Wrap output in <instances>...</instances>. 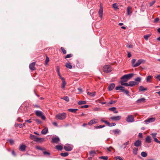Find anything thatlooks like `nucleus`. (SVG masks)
I'll use <instances>...</instances> for the list:
<instances>
[{"label": "nucleus", "mask_w": 160, "mask_h": 160, "mask_svg": "<svg viewBox=\"0 0 160 160\" xmlns=\"http://www.w3.org/2000/svg\"><path fill=\"white\" fill-rule=\"evenodd\" d=\"M86 103V102L85 101H79L78 102V105L84 104Z\"/></svg>", "instance_id": "f704fd0d"}, {"label": "nucleus", "mask_w": 160, "mask_h": 160, "mask_svg": "<svg viewBox=\"0 0 160 160\" xmlns=\"http://www.w3.org/2000/svg\"><path fill=\"white\" fill-rule=\"evenodd\" d=\"M19 126L20 128H22V125L21 124H18L16 123L15 124V127H17L18 126Z\"/></svg>", "instance_id": "37998d69"}, {"label": "nucleus", "mask_w": 160, "mask_h": 160, "mask_svg": "<svg viewBox=\"0 0 160 160\" xmlns=\"http://www.w3.org/2000/svg\"><path fill=\"white\" fill-rule=\"evenodd\" d=\"M61 99L64 100L67 102H68L69 101V98L67 96H65L63 98H62Z\"/></svg>", "instance_id": "58836bf2"}, {"label": "nucleus", "mask_w": 160, "mask_h": 160, "mask_svg": "<svg viewBox=\"0 0 160 160\" xmlns=\"http://www.w3.org/2000/svg\"><path fill=\"white\" fill-rule=\"evenodd\" d=\"M103 70L104 72L108 73L111 72L112 71V68L110 65H107L103 67Z\"/></svg>", "instance_id": "39448f33"}, {"label": "nucleus", "mask_w": 160, "mask_h": 160, "mask_svg": "<svg viewBox=\"0 0 160 160\" xmlns=\"http://www.w3.org/2000/svg\"><path fill=\"white\" fill-rule=\"evenodd\" d=\"M112 7L115 10L118 9V6L116 3H114L112 4Z\"/></svg>", "instance_id": "4c0bfd02"}, {"label": "nucleus", "mask_w": 160, "mask_h": 160, "mask_svg": "<svg viewBox=\"0 0 160 160\" xmlns=\"http://www.w3.org/2000/svg\"><path fill=\"white\" fill-rule=\"evenodd\" d=\"M89 107L88 105H83V106H81V108H88Z\"/></svg>", "instance_id": "bf43d9fd"}, {"label": "nucleus", "mask_w": 160, "mask_h": 160, "mask_svg": "<svg viewBox=\"0 0 160 160\" xmlns=\"http://www.w3.org/2000/svg\"><path fill=\"white\" fill-rule=\"evenodd\" d=\"M57 72L58 73V74L59 76V77H60L61 76V75L60 74L59 68V67H58V66L57 67Z\"/></svg>", "instance_id": "603ef678"}, {"label": "nucleus", "mask_w": 160, "mask_h": 160, "mask_svg": "<svg viewBox=\"0 0 160 160\" xmlns=\"http://www.w3.org/2000/svg\"><path fill=\"white\" fill-rule=\"evenodd\" d=\"M103 13V7L101 4L100 5V9L98 12L99 15L101 19L102 18Z\"/></svg>", "instance_id": "0eeeda50"}, {"label": "nucleus", "mask_w": 160, "mask_h": 160, "mask_svg": "<svg viewBox=\"0 0 160 160\" xmlns=\"http://www.w3.org/2000/svg\"><path fill=\"white\" fill-rule=\"evenodd\" d=\"M124 88V87H123L121 86H118L116 87L115 89L116 90H120L122 92V91H123Z\"/></svg>", "instance_id": "bb28decb"}, {"label": "nucleus", "mask_w": 160, "mask_h": 160, "mask_svg": "<svg viewBox=\"0 0 160 160\" xmlns=\"http://www.w3.org/2000/svg\"><path fill=\"white\" fill-rule=\"evenodd\" d=\"M26 146L25 145H20L19 147V149L20 151L24 152L26 150Z\"/></svg>", "instance_id": "a211bd4d"}, {"label": "nucleus", "mask_w": 160, "mask_h": 160, "mask_svg": "<svg viewBox=\"0 0 160 160\" xmlns=\"http://www.w3.org/2000/svg\"><path fill=\"white\" fill-rule=\"evenodd\" d=\"M126 81H124L123 80H121L120 82V83L122 85H124L126 86H129V83H124V82H126Z\"/></svg>", "instance_id": "a878e982"}, {"label": "nucleus", "mask_w": 160, "mask_h": 160, "mask_svg": "<svg viewBox=\"0 0 160 160\" xmlns=\"http://www.w3.org/2000/svg\"><path fill=\"white\" fill-rule=\"evenodd\" d=\"M67 114L65 112L59 113L57 115L56 118L59 120H63L66 117Z\"/></svg>", "instance_id": "f03ea898"}, {"label": "nucleus", "mask_w": 160, "mask_h": 160, "mask_svg": "<svg viewBox=\"0 0 160 160\" xmlns=\"http://www.w3.org/2000/svg\"><path fill=\"white\" fill-rule=\"evenodd\" d=\"M61 49L63 54H66V51L64 49L63 47H61Z\"/></svg>", "instance_id": "09e8293b"}, {"label": "nucleus", "mask_w": 160, "mask_h": 160, "mask_svg": "<svg viewBox=\"0 0 160 160\" xmlns=\"http://www.w3.org/2000/svg\"><path fill=\"white\" fill-rule=\"evenodd\" d=\"M30 138L35 141L39 142H42L44 140V138H37L35 136L32 134L30 135Z\"/></svg>", "instance_id": "7ed1b4c3"}, {"label": "nucleus", "mask_w": 160, "mask_h": 160, "mask_svg": "<svg viewBox=\"0 0 160 160\" xmlns=\"http://www.w3.org/2000/svg\"><path fill=\"white\" fill-rule=\"evenodd\" d=\"M141 155L143 157H146L147 156V153L145 152H142L141 153Z\"/></svg>", "instance_id": "c9c22d12"}, {"label": "nucleus", "mask_w": 160, "mask_h": 160, "mask_svg": "<svg viewBox=\"0 0 160 160\" xmlns=\"http://www.w3.org/2000/svg\"><path fill=\"white\" fill-rule=\"evenodd\" d=\"M34 121L38 124H40L42 123V121L38 119H35Z\"/></svg>", "instance_id": "a19ab883"}, {"label": "nucleus", "mask_w": 160, "mask_h": 160, "mask_svg": "<svg viewBox=\"0 0 160 160\" xmlns=\"http://www.w3.org/2000/svg\"><path fill=\"white\" fill-rule=\"evenodd\" d=\"M68 153L67 152L64 153H60V155L63 157H66L68 156Z\"/></svg>", "instance_id": "e433bc0d"}, {"label": "nucleus", "mask_w": 160, "mask_h": 160, "mask_svg": "<svg viewBox=\"0 0 160 160\" xmlns=\"http://www.w3.org/2000/svg\"><path fill=\"white\" fill-rule=\"evenodd\" d=\"M116 159H118L119 160H123V159L120 156L116 157Z\"/></svg>", "instance_id": "774afa93"}, {"label": "nucleus", "mask_w": 160, "mask_h": 160, "mask_svg": "<svg viewBox=\"0 0 160 160\" xmlns=\"http://www.w3.org/2000/svg\"><path fill=\"white\" fill-rule=\"evenodd\" d=\"M104 122L107 124L108 126H110V123L107 121H105V122Z\"/></svg>", "instance_id": "69168bd1"}, {"label": "nucleus", "mask_w": 160, "mask_h": 160, "mask_svg": "<svg viewBox=\"0 0 160 160\" xmlns=\"http://www.w3.org/2000/svg\"><path fill=\"white\" fill-rule=\"evenodd\" d=\"M155 78L156 79L160 80V75H158L157 76H155Z\"/></svg>", "instance_id": "338daca9"}, {"label": "nucleus", "mask_w": 160, "mask_h": 160, "mask_svg": "<svg viewBox=\"0 0 160 160\" xmlns=\"http://www.w3.org/2000/svg\"><path fill=\"white\" fill-rule=\"evenodd\" d=\"M152 76L151 75L148 76L147 78V82H151V81H150V79L152 78Z\"/></svg>", "instance_id": "473e14b6"}, {"label": "nucleus", "mask_w": 160, "mask_h": 160, "mask_svg": "<svg viewBox=\"0 0 160 160\" xmlns=\"http://www.w3.org/2000/svg\"><path fill=\"white\" fill-rule=\"evenodd\" d=\"M151 137L150 136H148L145 139V142L148 143H149L151 142Z\"/></svg>", "instance_id": "5701e85b"}, {"label": "nucleus", "mask_w": 160, "mask_h": 160, "mask_svg": "<svg viewBox=\"0 0 160 160\" xmlns=\"http://www.w3.org/2000/svg\"><path fill=\"white\" fill-rule=\"evenodd\" d=\"M155 120V118H151L147 119L145 120L144 122H145L146 124H148L149 123L154 122Z\"/></svg>", "instance_id": "9d476101"}, {"label": "nucleus", "mask_w": 160, "mask_h": 160, "mask_svg": "<svg viewBox=\"0 0 160 160\" xmlns=\"http://www.w3.org/2000/svg\"><path fill=\"white\" fill-rule=\"evenodd\" d=\"M35 62H33L30 63L29 65V68L30 70H33L35 69Z\"/></svg>", "instance_id": "ddd939ff"}, {"label": "nucleus", "mask_w": 160, "mask_h": 160, "mask_svg": "<svg viewBox=\"0 0 160 160\" xmlns=\"http://www.w3.org/2000/svg\"><path fill=\"white\" fill-rule=\"evenodd\" d=\"M72 56V55L71 54H70L67 55L65 57V58H70Z\"/></svg>", "instance_id": "5fc2aeb1"}, {"label": "nucleus", "mask_w": 160, "mask_h": 160, "mask_svg": "<svg viewBox=\"0 0 160 160\" xmlns=\"http://www.w3.org/2000/svg\"><path fill=\"white\" fill-rule=\"evenodd\" d=\"M65 66L67 68L70 69H72V66L70 62H67Z\"/></svg>", "instance_id": "c756f323"}, {"label": "nucleus", "mask_w": 160, "mask_h": 160, "mask_svg": "<svg viewBox=\"0 0 160 160\" xmlns=\"http://www.w3.org/2000/svg\"><path fill=\"white\" fill-rule=\"evenodd\" d=\"M87 94L91 97H93L95 96L96 92H87Z\"/></svg>", "instance_id": "412c9836"}, {"label": "nucleus", "mask_w": 160, "mask_h": 160, "mask_svg": "<svg viewBox=\"0 0 160 160\" xmlns=\"http://www.w3.org/2000/svg\"><path fill=\"white\" fill-rule=\"evenodd\" d=\"M122 92L128 95V94L129 93V92L128 91L125 90L124 88L123 89V91H122Z\"/></svg>", "instance_id": "8fccbe9b"}, {"label": "nucleus", "mask_w": 160, "mask_h": 160, "mask_svg": "<svg viewBox=\"0 0 160 160\" xmlns=\"http://www.w3.org/2000/svg\"><path fill=\"white\" fill-rule=\"evenodd\" d=\"M73 148V147L72 145L69 144H66L64 147V149L66 151H70L72 150Z\"/></svg>", "instance_id": "1a4fd4ad"}, {"label": "nucleus", "mask_w": 160, "mask_h": 160, "mask_svg": "<svg viewBox=\"0 0 160 160\" xmlns=\"http://www.w3.org/2000/svg\"><path fill=\"white\" fill-rule=\"evenodd\" d=\"M159 20V18H155L154 21V23H157Z\"/></svg>", "instance_id": "e2e57ef3"}, {"label": "nucleus", "mask_w": 160, "mask_h": 160, "mask_svg": "<svg viewBox=\"0 0 160 160\" xmlns=\"http://www.w3.org/2000/svg\"><path fill=\"white\" fill-rule=\"evenodd\" d=\"M157 133H152L151 135L152 136V138L154 139L156 138Z\"/></svg>", "instance_id": "864d4df0"}, {"label": "nucleus", "mask_w": 160, "mask_h": 160, "mask_svg": "<svg viewBox=\"0 0 160 160\" xmlns=\"http://www.w3.org/2000/svg\"><path fill=\"white\" fill-rule=\"evenodd\" d=\"M37 149L40 150H44V148H42L41 147L38 146H37L35 147Z\"/></svg>", "instance_id": "6e6d98bb"}, {"label": "nucleus", "mask_w": 160, "mask_h": 160, "mask_svg": "<svg viewBox=\"0 0 160 160\" xmlns=\"http://www.w3.org/2000/svg\"><path fill=\"white\" fill-rule=\"evenodd\" d=\"M49 61V58L47 56L46 57V59L45 61V64H47Z\"/></svg>", "instance_id": "4d7b16f0"}, {"label": "nucleus", "mask_w": 160, "mask_h": 160, "mask_svg": "<svg viewBox=\"0 0 160 160\" xmlns=\"http://www.w3.org/2000/svg\"><path fill=\"white\" fill-rule=\"evenodd\" d=\"M141 141L138 140L136 141L134 143V146L137 147L141 146Z\"/></svg>", "instance_id": "4468645a"}, {"label": "nucleus", "mask_w": 160, "mask_h": 160, "mask_svg": "<svg viewBox=\"0 0 160 160\" xmlns=\"http://www.w3.org/2000/svg\"><path fill=\"white\" fill-rule=\"evenodd\" d=\"M9 142H10V143L11 144H14V141L12 139L9 140Z\"/></svg>", "instance_id": "0e129e2a"}, {"label": "nucleus", "mask_w": 160, "mask_h": 160, "mask_svg": "<svg viewBox=\"0 0 160 160\" xmlns=\"http://www.w3.org/2000/svg\"><path fill=\"white\" fill-rule=\"evenodd\" d=\"M60 141V139L58 137H54L52 138L51 142L53 143H58Z\"/></svg>", "instance_id": "9b49d317"}, {"label": "nucleus", "mask_w": 160, "mask_h": 160, "mask_svg": "<svg viewBox=\"0 0 160 160\" xmlns=\"http://www.w3.org/2000/svg\"><path fill=\"white\" fill-rule=\"evenodd\" d=\"M48 132V129L47 128H45L43 129L41 133L42 134H46Z\"/></svg>", "instance_id": "393cba45"}, {"label": "nucleus", "mask_w": 160, "mask_h": 160, "mask_svg": "<svg viewBox=\"0 0 160 160\" xmlns=\"http://www.w3.org/2000/svg\"><path fill=\"white\" fill-rule=\"evenodd\" d=\"M146 102V99L145 98H140L137 100L136 101V103H141L145 102Z\"/></svg>", "instance_id": "f8f14e48"}, {"label": "nucleus", "mask_w": 160, "mask_h": 160, "mask_svg": "<svg viewBox=\"0 0 160 160\" xmlns=\"http://www.w3.org/2000/svg\"><path fill=\"white\" fill-rule=\"evenodd\" d=\"M121 118L120 116H113L111 117L110 119L115 121H118L121 119Z\"/></svg>", "instance_id": "dca6fc26"}, {"label": "nucleus", "mask_w": 160, "mask_h": 160, "mask_svg": "<svg viewBox=\"0 0 160 160\" xmlns=\"http://www.w3.org/2000/svg\"><path fill=\"white\" fill-rule=\"evenodd\" d=\"M115 84L113 83L110 84L108 86V88L109 91H111L115 87Z\"/></svg>", "instance_id": "f3484780"}, {"label": "nucleus", "mask_w": 160, "mask_h": 160, "mask_svg": "<svg viewBox=\"0 0 160 160\" xmlns=\"http://www.w3.org/2000/svg\"><path fill=\"white\" fill-rule=\"evenodd\" d=\"M43 153L45 155H48V156H49L50 155V153L48 152L45 151L43 152Z\"/></svg>", "instance_id": "13d9d810"}, {"label": "nucleus", "mask_w": 160, "mask_h": 160, "mask_svg": "<svg viewBox=\"0 0 160 160\" xmlns=\"http://www.w3.org/2000/svg\"><path fill=\"white\" fill-rule=\"evenodd\" d=\"M138 148H134L133 149V153L135 155H136L138 154Z\"/></svg>", "instance_id": "7c9ffc66"}, {"label": "nucleus", "mask_w": 160, "mask_h": 160, "mask_svg": "<svg viewBox=\"0 0 160 160\" xmlns=\"http://www.w3.org/2000/svg\"><path fill=\"white\" fill-rule=\"evenodd\" d=\"M55 148L56 149L58 150H62L63 149L62 146L60 145H57Z\"/></svg>", "instance_id": "2f4dec72"}, {"label": "nucleus", "mask_w": 160, "mask_h": 160, "mask_svg": "<svg viewBox=\"0 0 160 160\" xmlns=\"http://www.w3.org/2000/svg\"><path fill=\"white\" fill-rule=\"evenodd\" d=\"M155 1H153L150 2V6H152L155 3Z\"/></svg>", "instance_id": "052dcab7"}, {"label": "nucleus", "mask_w": 160, "mask_h": 160, "mask_svg": "<svg viewBox=\"0 0 160 160\" xmlns=\"http://www.w3.org/2000/svg\"><path fill=\"white\" fill-rule=\"evenodd\" d=\"M126 120L128 122H132L134 121V119L132 115H129L127 117Z\"/></svg>", "instance_id": "6e6552de"}, {"label": "nucleus", "mask_w": 160, "mask_h": 160, "mask_svg": "<svg viewBox=\"0 0 160 160\" xmlns=\"http://www.w3.org/2000/svg\"><path fill=\"white\" fill-rule=\"evenodd\" d=\"M134 75L133 73H131L129 74H126L121 78V80H123L124 81H127L128 80L131 78Z\"/></svg>", "instance_id": "f257e3e1"}, {"label": "nucleus", "mask_w": 160, "mask_h": 160, "mask_svg": "<svg viewBox=\"0 0 160 160\" xmlns=\"http://www.w3.org/2000/svg\"><path fill=\"white\" fill-rule=\"evenodd\" d=\"M66 84V81L62 82V84L61 85V88L63 89H64L65 88Z\"/></svg>", "instance_id": "79ce46f5"}, {"label": "nucleus", "mask_w": 160, "mask_h": 160, "mask_svg": "<svg viewBox=\"0 0 160 160\" xmlns=\"http://www.w3.org/2000/svg\"><path fill=\"white\" fill-rule=\"evenodd\" d=\"M148 90L147 88H144L142 86H140L139 87V91L140 92H144Z\"/></svg>", "instance_id": "aec40b11"}, {"label": "nucleus", "mask_w": 160, "mask_h": 160, "mask_svg": "<svg viewBox=\"0 0 160 160\" xmlns=\"http://www.w3.org/2000/svg\"><path fill=\"white\" fill-rule=\"evenodd\" d=\"M35 113L37 116L41 117V118L43 120H45V119L46 117L42 112L40 111L37 110L35 111Z\"/></svg>", "instance_id": "20e7f679"}, {"label": "nucleus", "mask_w": 160, "mask_h": 160, "mask_svg": "<svg viewBox=\"0 0 160 160\" xmlns=\"http://www.w3.org/2000/svg\"><path fill=\"white\" fill-rule=\"evenodd\" d=\"M145 62V60L142 59L138 60L135 64L133 66V67H136L138 66L142 63H144Z\"/></svg>", "instance_id": "423d86ee"}, {"label": "nucleus", "mask_w": 160, "mask_h": 160, "mask_svg": "<svg viewBox=\"0 0 160 160\" xmlns=\"http://www.w3.org/2000/svg\"><path fill=\"white\" fill-rule=\"evenodd\" d=\"M151 35L150 34H148L146 35H145L144 36V38L146 40H147L148 38Z\"/></svg>", "instance_id": "ea45409f"}, {"label": "nucleus", "mask_w": 160, "mask_h": 160, "mask_svg": "<svg viewBox=\"0 0 160 160\" xmlns=\"http://www.w3.org/2000/svg\"><path fill=\"white\" fill-rule=\"evenodd\" d=\"M129 144V141H127L126 142L124 143L123 144V145L125 146V147H124V148H126V146L128 145Z\"/></svg>", "instance_id": "680f3d73"}, {"label": "nucleus", "mask_w": 160, "mask_h": 160, "mask_svg": "<svg viewBox=\"0 0 160 160\" xmlns=\"http://www.w3.org/2000/svg\"><path fill=\"white\" fill-rule=\"evenodd\" d=\"M112 132H113L115 135H118L120 133L121 131L120 130L117 129L112 130Z\"/></svg>", "instance_id": "6ab92c4d"}, {"label": "nucleus", "mask_w": 160, "mask_h": 160, "mask_svg": "<svg viewBox=\"0 0 160 160\" xmlns=\"http://www.w3.org/2000/svg\"><path fill=\"white\" fill-rule=\"evenodd\" d=\"M105 127V125H99L98 126H95L94 127L96 129H100L103 128Z\"/></svg>", "instance_id": "49530a36"}, {"label": "nucleus", "mask_w": 160, "mask_h": 160, "mask_svg": "<svg viewBox=\"0 0 160 160\" xmlns=\"http://www.w3.org/2000/svg\"><path fill=\"white\" fill-rule=\"evenodd\" d=\"M141 78L140 77H138L135 79V80L136 81L140 82L141 81Z\"/></svg>", "instance_id": "a18cd8bd"}, {"label": "nucleus", "mask_w": 160, "mask_h": 160, "mask_svg": "<svg viewBox=\"0 0 160 160\" xmlns=\"http://www.w3.org/2000/svg\"><path fill=\"white\" fill-rule=\"evenodd\" d=\"M129 86L130 87H133L135 85L138 84V82H135L134 81H131L128 82Z\"/></svg>", "instance_id": "2eb2a0df"}, {"label": "nucleus", "mask_w": 160, "mask_h": 160, "mask_svg": "<svg viewBox=\"0 0 160 160\" xmlns=\"http://www.w3.org/2000/svg\"><path fill=\"white\" fill-rule=\"evenodd\" d=\"M116 102L115 101H111L107 103V104L109 106L110 105L112 104L113 103H115V102Z\"/></svg>", "instance_id": "c03bdc74"}, {"label": "nucleus", "mask_w": 160, "mask_h": 160, "mask_svg": "<svg viewBox=\"0 0 160 160\" xmlns=\"http://www.w3.org/2000/svg\"><path fill=\"white\" fill-rule=\"evenodd\" d=\"M78 110V109L70 108L68 109V111L72 113H77V111Z\"/></svg>", "instance_id": "b1692460"}, {"label": "nucleus", "mask_w": 160, "mask_h": 160, "mask_svg": "<svg viewBox=\"0 0 160 160\" xmlns=\"http://www.w3.org/2000/svg\"><path fill=\"white\" fill-rule=\"evenodd\" d=\"M89 154L92 157H93L94 155L96 154V152L95 151L92 150L90 152Z\"/></svg>", "instance_id": "72a5a7b5"}, {"label": "nucleus", "mask_w": 160, "mask_h": 160, "mask_svg": "<svg viewBox=\"0 0 160 160\" xmlns=\"http://www.w3.org/2000/svg\"><path fill=\"white\" fill-rule=\"evenodd\" d=\"M131 9V7L129 6L127 7V14L128 15H130V14H131L132 13V12L130 11Z\"/></svg>", "instance_id": "c85d7f7f"}, {"label": "nucleus", "mask_w": 160, "mask_h": 160, "mask_svg": "<svg viewBox=\"0 0 160 160\" xmlns=\"http://www.w3.org/2000/svg\"><path fill=\"white\" fill-rule=\"evenodd\" d=\"M95 120H96V119H94L92 120H91L88 123V124L89 125L91 126V125H92V124H94L95 123H96L97 122H96Z\"/></svg>", "instance_id": "4be33fe9"}, {"label": "nucleus", "mask_w": 160, "mask_h": 160, "mask_svg": "<svg viewBox=\"0 0 160 160\" xmlns=\"http://www.w3.org/2000/svg\"><path fill=\"white\" fill-rule=\"evenodd\" d=\"M99 158L103 159L104 160H107L108 159V157L107 156H101Z\"/></svg>", "instance_id": "de8ad7c7"}, {"label": "nucleus", "mask_w": 160, "mask_h": 160, "mask_svg": "<svg viewBox=\"0 0 160 160\" xmlns=\"http://www.w3.org/2000/svg\"><path fill=\"white\" fill-rule=\"evenodd\" d=\"M116 108L115 107H112L109 108V110L110 111H113L114 113H117L118 112V111H115Z\"/></svg>", "instance_id": "cd10ccee"}, {"label": "nucleus", "mask_w": 160, "mask_h": 160, "mask_svg": "<svg viewBox=\"0 0 160 160\" xmlns=\"http://www.w3.org/2000/svg\"><path fill=\"white\" fill-rule=\"evenodd\" d=\"M136 61V60L135 59H132L131 61V63L132 66L133 67V66L135 64V62Z\"/></svg>", "instance_id": "3c124183"}]
</instances>
